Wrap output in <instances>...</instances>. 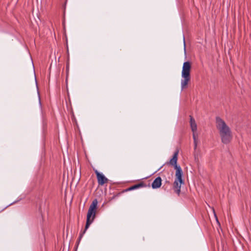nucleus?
<instances>
[{"instance_id": "1", "label": "nucleus", "mask_w": 251, "mask_h": 251, "mask_svg": "<svg viewBox=\"0 0 251 251\" xmlns=\"http://www.w3.org/2000/svg\"><path fill=\"white\" fill-rule=\"evenodd\" d=\"M178 154V151L177 150L174 152L173 157L170 159L168 164L174 166L176 170L175 173V179L173 183V189L176 194L179 195L181 185L184 184V182L182 179V170L181 167L177 165Z\"/></svg>"}, {"instance_id": "2", "label": "nucleus", "mask_w": 251, "mask_h": 251, "mask_svg": "<svg viewBox=\"0 0 251 251\" xmlns=\"http://www.w3.org/2000/svg\"><path fill=\"white\" fill-rule=\"evenodd\" d=\"M216 127L218 130L221 141L223 143L227 144L232 139V131L226 122L220 117L216 119Z\"/></svg>"}, {"instance_id": "3", "label": "nucleus", "mask_w": 251, "mask_h": 251, "mask_svg": "<svg viewBox=\"0 0 251 251\" xmlns=\"http://www.w3.org/2000/svg\"><path fill=\"white\" fill-rule=\"evenodd\" d=\"M98 205V201L97 199H95L93 201L92 203L90 204L89 208L88 213L87 214V221L85 227V230L82 234L80 235V238H81L83 234H84L85 231L89 227L90 225L93 222L94 219L96 217V210Z\"/></svg>"}, {"instance_id": "4", "label": "nucleus", "mask_w": 251, "mask_h": 251, "mask_svg": "<svg viewBox=\"0 0 251 251\" xmlns=\"http://www.w3.org/2000/svg\"><path fill=\"white\" fill-rule=\"evenodd\" d=\"M191 69V63L190 62L187 61L183 63L181 73L182 79L181 80V87L182 89L186 88L190 81Z\"/></svg>"}, {"instance_id": "5", "label": "nucleus", "mask_w": 251, "mask_h": 251, "mask_svg": "<svg viewBox=\"0 0 251 251\" xmlns=\"http://www.w3.org/2000/svg\"><path fill=\"white\" fill-rule=\"evenodd\" d=\"M97 176L98 182L100 185H103L108 182V179L102 174L99 173L97 170L95 171Z\"/></svg>"}, {"instance_id": "6", "label": "nucleus", "mask_w": 251, "mask_h": 251, "mask_svg": "<svg viewBox=\"0 0 251 251\" xmlns=\"http://www.w3.org/2000/svg\"><path fill=\"white\" fill-rule=\"evenodd\" d=\"M146 186V185L143 182H141L138 184H135L134 185H133V186L128 188L127 189H126L125 190V191L127 192V191H131L133 190L140 188L142 187H144Z\"/></svg>"}, {"instance_id": "7", "label": "nucleus", "mask_w": 251, "mask_h": 251, "mask_svg": "<svg viewBox=\"0 0 251 251\" xmlns=\"http://www.w3.org/2000/svg\"><path fill=\"white\" fill-rule=\"evenodd\" d=\"M190 124L193 133H196L197 130V125L195 119L191 116H190Z\"/></svg>"}, {"instance_id": "8", "label": "nucleus", "mask_w": 251, "mask_h": 251, "mask_svg": "<svg viewBox=\"0 0 251 251\" xmlns=\"http://www.w3.org/2000/svg\"><path fill=\"white\" fill-rule=\"evenodd\" d=\"M161 178L160 177L156 178L152 183L151 186L152 188L156 189L159 188L161 185Z\"/></svg>"}, {"instance_id": "9", "label": "nucleus", "mask_w": 251, "mask_h": 251, "mask_svg": "<svg viewBox=\"0 0 251 251\" xmlns=\"http://www.w3.org/2000/svg\"><path fill=\"white\" fill-rule=\"evenodd\" d=\"M193 138L194 142V149L196 150L197 147V145H198V142H199L198 136L196 134V133H193Z\"/></svg>"}, {"instance_id": "10", "label": "nucleus", "mask_w": 251, "mask_h": 251, "mask_svg": "<svg viewBox=\"0 0 251 251\" xmlns=\"http://www.w3.org/2000/svg\"><path fill=\"white\" fill-rule=\"evenodd\" d=\"M215 217H216V220L217 221V222H218V219H217V217H216V214H215Z\"/></svg>"}, {"instance_id": "11", "label": "nucleus", "mask_w": 251, "mask_h": 251, "mask_svg": "<svg viewBox=\"0 0 251 251\" xmlns=\"http://www.w3.org/2000/svg\"><path fill=\"white\" fill-rule=\"evenodd\" d=\"M184 45L185 46V42H184Z\"/></svg>"}]
</instances>
